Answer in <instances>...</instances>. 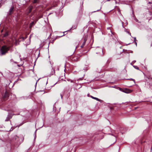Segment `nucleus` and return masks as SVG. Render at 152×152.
Segmentation results:
<instances>
[{
  "mask_svg": "<svg viewBox=\"0 0 152 152\" xmlns=\"http://www.w3.org/2000/svg\"><path fill=\"white\" fill-rule=\"evenodd\" d=\"M41 18V17H39V18Z\"/></svg>",
  "mask_w": 152,
  "mask_h": 152,
  "instance_id": "22",
  "label": "nucleus"
},
{
  "mask_svg": "<svg viewBox=\"0 0 152 152\" xmlns=\"http://www.w3.org/2000/svg\"><path fill=\"white\" fill-rule=\"evenodd\" d=\"M12 118V116L11 115H8L5 120V121H7Z\"/></svg>",
  "mask_w": 152,
  "mask_h": 152,
  "instance_id": "8",
  "label": "nucleus"
},
{
  "mask_svg": "<svg viewBox=\"0 0 152 152\" xmlns=\"http://www.w3.org/2000/svg\"><path fill=\"white\" fill-rule=\"evenodd\" d=\"M128 80H132V81H133L135 83V80H134V79H133L132 78H131L130 79H128Z\"/></svg>",
  "mask_w": 152,
  "mask_h": 152,
  "instance_id": "14",
  "label": "nucleus"
},
{
  "mask_svg": "<svg viewBox=\"0 0 152 152\" xmlns=\"http://www.w3.org/2000/svg\"><path fill=\"white\" fill-rule=\"evenodd\" d=\"M110 31V32H111V34H112V32L111 31Z\"/></svg>",
  "mask_w": 152,
  "mask_h": 152,
  "instance_id": "20",
  "label": "nucleus"
},
{
  "mask_svg": "<svg viewBox=\"0 0 152 152\" xmlns=\"http://www.w3.org/2000/svg\"><path fill=\"white\" fill-rule=\"evenodd\" d=\"M9 35L8 32L7 31L6 32L4 35V37H6L8 36Z\"/></svg>",
  "mask_w": 152,
  "mask_h": 152,
  "instance_id": "10",
  "label": "nucleus"
},
{
  "mask_svg": "<svg viewBox=\"0 0 152 152\" xmlns=\"http://www.w3.org/2000/svg\"><path fill=\"white\" fill-rule=\"evenodd\" d=\"M134 106H135V105H136V104H134Z\"/></svg>",
  "mask_w": 152,
  "mask_h": 152,
  "instance_id": "23",
  "label": "nucleus"
},
{
  "mask_svg": "<svg viewBox=\"0 0 152 152\" xmlns=\"http://www.w3.org/2000/svg\"><path fill=\"white\" fill-rule=\"evenodd\" d=\"M61 95V98H62L63 96H62Z\"/></svg>",
  "mask_w": 152,
  "mask_h": 152,
  "instance_id": "18",
  "label": "nucleus"
},
{
  "mask_svg": "<svg viewBox=\"0 0 152 152\" xmlns=\"http://www.w3.org/2000/svg\"><path fill=\"white\" fill-rule=\"evenodd\" d=\"M10 96L9 93L7 91H6L3 97V99L4 101H6L8 99Z\"/></svg>",
  "mask_w": 152,
  "mask_h": 152,
  "instance_id": "3",
  "label": "nucleus"
},
{
  "mask_svg": "<svg viewBox=\"0 0 152 152\" xmlns=\"http://www.w3.org/2000/svg\"><path fill=\"white\" fill-rule=\"evenodd\" d=\"M14 8L13 6H12L11 7L9 12V13L8 14V15H11L14 12Z\"/></svg>",
  "mask_w": 152,
  "mask_h": 152,
  "instance_id": "4",
  "label": "nucleus"
},
{
  "mask_svg": "<svg viewBox=\"0 0 152 152\" xmlns=\"http://www.w3.org/2000/svg\"><path fill=\"white\" fill-rule=\"evenodd\" d=\"M123 51L124 52H125V51H127V50H124H124H123Z\"/></svg>",
  "mask_w": 152,
  "mask_h": 152,
  "instance_id": "16",
  "label": "nucleus"
},
{
  "mask_svg": "<svg viewBox=\"0 0 152 152\" xmlns=\"http://www.w3.org/2000/svg\"><path fill=\"white\" fill-rule=\"evenodd\" d=\"M88 37V36L87 35H86L84 38L83 39V43L82 45L80 47L81 48H83L84 46L85 45L87 39V38Z\"/></svg>",
  "mask_w": 152,
  "mask_h": 152,
  "instance_id": "6",
  "label": "nucleus"
},
{
  "mask_svg": "<svg viewBox=\"0 0 152 152\" xmlns=\"http://www.w3.org/2000/svg\"><path fill=\"white\" fill-rule=\"evenodd\" d=\"M80 57V56L79 55L73 57L72 59V61L77 62L79 60Z\"/></svg>",
  "mask_w": 152,
  "mask_h": 152,
  "instance_id": "5",
  "label": "nucleus"
},
{
  "mask_svg": "<svg viewBox=\"0 0 152 152\" xmlns=\"http://www.w3.org/2000/svg\"><path fill=\"white\" fill-rule=\"evenodd\" d=\"M91 97L94 99H95V100H96L97 101H100V99H99L98 98H96V97H94L92 96H91Z\"/></svg>",
  "mask_w": 152,
  "mask_h": 152,
  "instance_id": "11",
  "label": "nucleus"
},
{
  "mask_svg": "<svg viewBox=\"0 0 152 152\" xmlns=\"http://www.w3.org/2000/svg\"><path fill=\"white\" fill-rule=\"evenodd\" d=\"M33 8V7L31 5L29 6L27 9L26 13L27 15H28L29 14L31 13Z\"/></svg>",
  "mask_w": 152,
  "mask_h": 152,
  "instance_id": "2",
  "label": "nucleus"
},
{
  "mask_svg": "<svg viewBox=\"0 0 152 152\" xmlns=\"http://www.w3.org/2000/svg\"><path fill=\"white\" fill-rule=\"evenodd\" d=\"M22 39H24V37H22Z\"/></svg>",
  "mask_w": 152,
  "mask_h": 152,
  "instance_id": "21",
  "label": "nucleus"
},
{
  "mask_svg": "<svg viewBox=\"0 0 152 152\" xmlns=\"http://www.w3.org/2000/svg\"><path fill=\"white\" fill-rule=\"evenodd\" d=\"M38 0H34L33 2V4L37 3L38 2Z\"/></svg>",
  "mask_w": 152,
  "mask_h": 152,
  "instance_id": "12",
  "label": "nucleus"
},
{
  "mask_svg": "<svg viewBox=\"0 0 152 152\" xmlns=\"http://www.w3.org/2000/svg\"><path fill=\"white\" fill-rule=\"evenodd\" d=\"M146 81H148L147 80V78L148 79H151L152 80V77H151V76L149 75V76H146Z\"/></svg>",
  "mask_w": 152,
  "mask_h": 152,
  "instance_id": "9",
  "label": "nucleus"
},
{
  "mask_svg": "<svg viewBox=\"0 0 152 152\" xmlns=\"http://www.w3.org/2000/svg\"><path fill=\"white\" fill-rule=\"evenodd\" d=\"M34 22H32V23H31V26H33V25H34Z\"/></svg>",
  "mask_w": 152,
  "mask_h": 152,
  "instance_id": "15",
  "label": "nucleus"
},
{
  "mask_svg": "<svg viewBox=\"0 0 152 152\" xmlns=\"http://www.w3.org/2000/svg\"><path fill=\"white\" fill-rule=\"evenodd\" d=\"M148 3H149V4H152V2H149Z\"/></svg>",
  "mask_w": 152,
  "mask_h": 152,
  "instance_id": "17",
  "label": "nucleus"
},
{
  "mask_svg": "<svg viewBox=\"0 0 152 152\" xmlns=\"http://www.w3.org/2000/svg\"><path fill=\"white\" fill-rule=\"evenodd\" d=\"M17 42H18V41H17V40H16V39L15 40V45H17Z\"/></svg>",
  "mask_w": 152,
  "mask_h": 152,
  "instance_id": "13",
  "label": "nucleus"
},
{
  "mask_svg": "<svg viewBox=\"0 0 152 152\" xmlns=\"http://www.w3.org/2000/svg\"><path fill=\"white\" fill-rule=\"evenodd\" d=\"M123 91L126 93H131L132 91L128 89H125Z\"/></svg>",
  "mask_w": 152,
  "mask_h": 152,
  "instance_id": "7",
  "label": "nucleus"
},
{
  "mask_svg": "<svg viewBox=\"0 0 152 152\" xmlns=\"http://www.w3.org/2000/svg\"><path fill=\"white\" fill-rule=\"evenodd\" d=\"M137 108H138L137 107H135V109H137Z\"/></svg>",
  "mask_w": 152,
  "mask_h": 152,
  "instance_id": "19",
  "label": "nucleus"
},
{
  "mask_svg": "<svg viewBox=\"0 0 152 152\" xmlns=\"http://www.w3.org/2000/svg\"><path fill=\"white\" fill-rule=\"evenodd\" d=\"M13 45L11 46L7 47L6 45H4L2 46L1 50V52L2 55H4L7 53L8 51L10 50V48L12 47Z\"/></svg>",
  "mask_w": 152,
  "mask_h": 152,
  "instance_id": "1",
  "label": "nucleus"
}]
</instances>
